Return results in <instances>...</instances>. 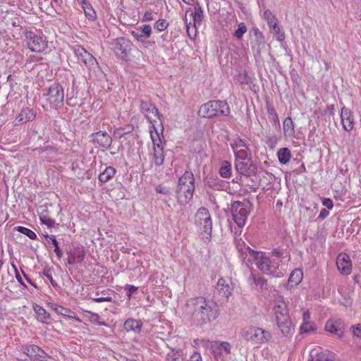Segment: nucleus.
I'll return each mask as SVG.
<instances>
[{
  "mask_svg": "<svg viewBox=\"0 0 361 361\" xmlns=\"http://www.w3.org/2000/svg\"><path fill=\"white\" fill-rule=\"evenodd\" d=\"M277 155L279 161L281 164H287L290 161L291 157L290 151L287 147L281 148L278 151Z\"/></svg>",
  "mask_w": 361,
  "mask_h": 361,
  "instance_id": "34",
  "label": "nucleus"
},
{
  "mask_svg": "<svg viewBox=\"0 0 361 361\" xmlns=\"http://www.w3.org/2000/svg\"><path fill=\"white\" fill-rule=\"evenodd\" d=\"M246 250L248 251V257L245 260V264L247 267H250V265L252 264L253 263L256 264V262L258 259V257H257V254H260V252L255 251L250 247H247Z\"/></svg>",
  "mask_w": 361,
  "mask_h": 361,
  "instance_id": "41",
  "label": "nucleus"
},
{
  "mask_svg": "<svg viewBox=\"0 0 361 361\" xmlns=\"http://www.w3.org/2000/svg\"><path fill=\"white\" fill-rule=\"evenodd\" d=\"M137 287L133 285L127 284L125 286V290L127 291V295L129 298L132 296V295L134 293H135L137 290Z\"/></svg>",
  "mask_w": 361,
  "mask_h": 361,
  "instance_id": "56",
  "label": "nucleus"
},
{
  "mask_svg": "<svg viewBox=\"0 0 361 361\" xmlns=\"http://www.w3.org/2000/svg\"><path fill=\"white\" fill-rule=\"evenodd\" d=\"M116 170L113 166H107L99 176V180L102 183H106L116 174Z\"/></svg>",
  "mask_w": 361,
  "mask_h": 361,
  "instance_id": "30",
  "label": "nucleus"
},
{
  "mask_svg": "<svg viewBox=\"0 0 361 361\" xmlns=\"http://www.w3.org/2000/svg\"><path fill=\"white\" fill-rule=\"evenodd\" d=\"M230 145L235 154V160L249 157V148L245 142L239 136L233 138Z\"/></svg>",
  "mask_w": 361,
  "mask_h": 361,
  "instance_id": "19",
  "label": "nucleus"
},
{
  "mask_svg": "<svg viewBox=\"0 0 361 361\" xmlns=\"http://www.w3.org/2000/svg\"><path fill=\"white\" fill-rule=\"evenodd\" d=\"M247 28L245 23L241 22L238 25V29L233 32V37L240 40L243 38L244 34L247 32Z\"/></svg>",
  "mask_w": 361,
  "mask_h": 361,
  "instance_id": "43",
  "label": "nucleus"
},
{
  "mask_svg": "<svg viewBox=\"0 0 361 361\" xmlns=\"http://www.w3.org/2000/svg\"><path fill=\"white\" fill-rule=\"evenodd\" d=\"M197 114L202 118H213L229 116L231 109L226 100H211L202 104Z\"/></svg>",
  "mask_w": 361,
  "mask_h": 361,
  "instance_id": "4",
  "label": "nucleus"
},
{
  "mask_svg": "<svg viewBox=\"0 0 361 361\" xmlns=\"http://www.w3.org/2000/svg\"><path fill=\"white\" fill-rule=\"evenodd\" d=\"M219 314L216 302L204 297L190 298L185 304V314L196 326L211 323L218 318Z\"/></svg>",
  "mask_w": 361,
  "mask_h": 361,
  "instance_id": "1",
  "label": "nucleus"
},
{
  "mask_svg": "<svg viewBox=\"0 0 361 361\" xmlns=\"http://www.w3.org/2000/svg\"><path fill=\"white\" fill-rule=\"evenodd\" d=\"M302 271L300 269H294L290 274L288 281V286L290 288L297 286L299 284L302 279Z\"/></svg>",
  "mask_w": 361,
  "mask_h": 361,
  "instance_id": "28",
  "label": "nucleus"
},
{
  "mask_svg": "<svg viewBox=\"0 0 361 361\" xmlns=\"http://www.w3.org/2000/svg\"><path fill=\"white\" fill-rule=\"evenodd\" d=\"M283 128L286 136L291 137L295 134L294 124L290 117L285 118Z\"/></svg>",
  "mask_w": 361,
  "mask_h": 361,
  "instance_id": "35",
  "label": "nucleus"
},
{
  "mask_svg": "<svg viewBox=\"0 0 361 361\" xmlns=\"http://www.w3.org/2000/svg\"><path fill=\"white\" fill-rule=\"evenodd\" d=\"M235 168L239 174L247 177L255 175L257 169L249 157L235 160Z\"/></svg>",
  "mask_w": 361,
  "mask_h": 361,
  "instance_id": "14",
  "label": "nucleus"
},
{
  "mask_svg": "<svg viewBox=\"0 0 361 361\" xmlns=\"http://www.w3.org/2000/svg\"><path fill=\"white\" fill-rule=\"evenodd\" d=\"M137 29L141 32L144 39L149 38L152 34V27L149 25H143Z\"/></svg>",
  "mask_w": 361,
  "mask_h": 361,
  "instance_id": "48",
  "label": "nucleus"
},
{
  "mask_svg": "<svg viewBox=\"0 0 361 361\" xmlns=\"http://www.w3.org/2000/svg\"><path fill=\"white\" fill-rule=\"evenodd\" d=\"M68 255L67 262L70 265L82 262L85 257L84 247L82 245H72L66 250Z\"/></svg>",
  "mask_w": 361,
  "mask_h": 361,
  "instance_id": "20",
  "label": "nucleus"
},
{
  "mask_svg": "<svg viewBox=\"0 0 361 361\" xmlns=\"http://www.w3.org/2000/svg\"><path fill=\"white\" fill-rule=\"evenodd\" d=\"M154 19L153 13L152 11H146L144 13L142 21H149Z\"/></svg>",
  "mask_w": 361,
  "mask_h": 361,
  "instance_id": "63",
  "label": "nucleus"
},
{
  "mask_svg": "<svg viewBox=\"0 0 361 361\" xmlns=\"http://www.w3.org/2000/svg\"><path fill=\"white\" fill-rule=\"evenodd\" d=\"M242 244L243 245V248H239V252H240V257L243 262V263H245V260L247 259L248 257V251L246 250V248L248 247L245 245L244 242H242Z\"/></svg>",
  "mask_w": 361,
  "mask_h": 361,
  "instance_id": "53",
  "label": "nucleus"
},
{
  "mask_svg": "<svg viewBox=\"0 0 361 361\" xmlns=\"http://www.w3.org/2000/svg\"><path fill=\"white\" fill-rule=\"evenodd\" d=\"M219 174L222 178H228L231 176V164L228 161H223L219 169Z\"/></svg>",
  "mask_w": 361,
  "mask_h": 361,
  "instance_id": "36",
  "label": "nucleus"
},
{
  "mask_svg": "<svg viewBox=\"0 0 361 361\" xmlns=\"http://www.w3.org/2000/svg\"><path fill=\"white\" fill-rule=\"evenodd\" d=\"M251 202L247 200L234 201L231 205V212L235 223L239 228H243L250 213Z\"/></svg>",
  "mask_w": 361,
  "mask_h": 361,
  "instance_id": "6",
  "label": "nucleus"
},
{
  "mask_svg": "<svg viewBox=\"0 0 361 361\" xmlns=\"http://www.w3.org/2000/svg\"><path fill=\"white\" fill-rule=\"evenodd\" d=\"M250 32L254 35L255 39L251 42V48L255 59L261 57L262 51L265 49L266 41L263 33L256 27H252Z\"/></svg>",
  "mask_w": 361,
  "mask_h": 361,
  "instance_id": "17",
  "label": "nucleus"
},
{
  "mask_svg": "<svg viewBox=\"0 0 361 361\" xmlns=\"http://www.w3.org/2000/svg\"><path fill=\"white\" fill-rule=\"evenodd\" d=\"M140 110L145 115V117L147 121L152 125H154L153 122L154 121L153 119L154 117L161 119V117L162 116V115L159 114L158 109L151 102L141 100L140 104ZM153 127H154V126H153ZM154 128L155 129V128Z\"/></svg>",
  "mask_w": 361,
  "mask_h": 361,
  "instance_id": "18",
  "label": "nucleus"
},
{
  "mask_svg": "<svg viewBox=\"0 0 361 361\" xmlns=\"http://www.w3.org/2000/svg\"><path fill=\"white\" fill-rule=\"evenodd\" d=\"M322 204L325 206L329 209H331L334 207V203L331 199L330 198H324L322 200Z\"/></svg>",
  "mask_w": 361,
  "mask_h": 361,
  "instance_id": "61",
  "label": "nucleus"
},
{
  "mask_svg": "<svg viewBox=\"0 0 361 361\" xmlns=\"http://www.w3.org/2000/svg\"><path fill=\"white\" fill-rule=\"evenodd\" d=\"M232 291L233 288L231 286V282L224 278H220L215 286L213 299L215 300L216 303L226 302Z\"/></svg>",
  "mask_w": 361,
  "mask_h": 361,
  "instance_id": "10",
  "label": "nucleus"
},
{
  "mask_svg": "<svg viewBox=\"0 0 361 361\" xmlns=\"http://www.w3.org/2000/svg\"><path fill=\"white\" fill-rule=\"evenodd\" d=\"M192 5L193 8L190 7L185 11V23L189 35L190 29L192 27V29L195 30V32H196L197 26L201 25L204 17V11L199 2H195Z\"/></svg>",
  "mask_w": 361,
  "mask_h": 361,
  "instance_id": "7",
  "label": "nucleus"
},
{
  "mask_svg": "<svg viewBox=\"0 0 361 361\" xmlns=\"http://www.w3.org/2000/svg\"><path fill=\"white\" fill-rule=\"evenodd\" d=\"M206 185L214 190H219L221 186V183L217 178L212 177L207 180Z\"/></svg>",
  "mask_w": 361,
  "mask_h": 361,
  "instance_id": "47",
  "label": "nucleus"
},
{
  "mask_svg": "<svg viewBox=\"0 0 361 361\" xmlns=\"http://www.w3.org/2000/svg\"><path fill=\"white\" fill-rule=\"evenodd\" d=\"M168 26H169V23H167L166 20L159 19L155 23L154 27V29L161 32V31L165 30L168 27Z\"/></svg>",
  "mask_w": 361,
  "mask_h": 361,
  "instance_id": "49",
  "label": "nucleus"
},
{
  "mask_svg": "<svg viewBox=\"0 0 361 361\" xmlns=\"http://www.w3.org/2000/svg\"><path fill=\"white\" fill-rule=\"evenodd\" d=\"M15 229L19 233L25 235L31 240H36L37 238L36 233L34 231L26 227L19 226L16 227Z\"/></svg>",
  "mask_w": 361,
  "mask_h": 361,
  "instance_id": "44",
  "label": "nucleus"
},
{
  "mask_svg": "<svg viewBox=\"0 0 361 361\" xmlns=\"http://www.w3.org/2000/svg\"><path fill=\"white\" fill-rule=\"evenodd\" d=\"M50 272H51V269L49 268H47V269L45 268L44 269L43 274L44 275V276L47 279H48L50 281L51 284H53L54 280H53L52 276Z\"/></svg>",
  "mask_w": 361,
  "mask_h": 361,
  "instance_id": "64",
  "label": "nucleus"
},
{
  "mask_svg": "<svg viewBox=\"0 0 361 361\" xmlns=\"http://www.w3.org/2000/svg\"><path fill=\"white\" fill-rule=\"evenodd\" d=\"M351 329L354 336L361 338V324L352 326Z\"/></svg>",
  "mask_w": 361,
  "mask_h": 361,
  "instance_id": "55",
  "label": "nucleus"
},
{
  "mask_svg": "<svg viewBox=\"0 0 361 361\" xmlns=\"http://www.w3.org/2000/svg\"><path fill=\"white\" fill-rule=\"evenodd\" d=\"M45 238L48 243H51L53 247H54V252L59 259L63 257V252L59 246V242L57 241L56 236L54 235H46Z\"/></svg>",
  "mask_w": 361,
  "mask_h": 361,
  "instance_id": "37",
  "label": "nucleus"
},
{
  "mask_svg": "<svg viewBox=\"0 0 361 361\" xmlns=\"http://www.w3.org/2000/svg\"><path fill=\"white\" fill-rule=\"evenodd\" d=\"M316 329V325L313 322H303L300 326V331L301 334H303L314 331Z\"/></svg>",
  "mask_w": 361,
  "mask_h": 361,
  "instance_id": "46",
  "label": "nucleus"
},
{
  "mask_svg": "<svg viewBox=\"0 0 361 361\" xmlns=\"http://www.w3.org/2000/svg\"><path fill=\"white\" fill-rule=\"evenodd\" d=\"M271 253L277 258H281L283 256V252L279 248H274L271 250Z\"/></svg>",
  "mask_w": 361,
  "mask_h": 361,
  "instance_id": "62",
  "label": "nucleus"
},
{
  "mask_svg": "<svg viewBox=\"0 0 361 361\" xmlns=\"http://www.w3.org/2000/svg\"><path fill=\"white\" fill-rule=\"evenodd\" d=\"M21 351L25 354L31 361H47V358H51V356L49 355L40 347L34 344L23 345Z\"/></svg>",
  "mask_w": 361,
  "mask_h": 361,
  "instance_id": "15",
  "label": "nucleus"
},
{
  "mask_svg": "<svg viewBox=\"0 0 361 361\" xmlns=\"http://www.w3.org/2000/svg\"><path fill=\"white\" fill-rule=\"evenodd\" d=\"M325 356L326 355L322 353H319L317 352L314 353L313 352H311L310 358L312 360V361H324Z\"/></svg>",
  "mask_w": 361,
  "mask_h": 361,
  "instance_id": "54",
  "label": "nucleus"
},
{
  "mask_svg": "<svg viewBox=\"0 0 361 361\" xmlns=\"http://www.w3.org/2000/svg\"><path fill=\"white\" fill-rule=\"evenodd\" d=\"M130 35L137 41L143 42L145 40L141 32L137 28L135 30L130 31Z\"/></svg>",
  "mask_w": 361,
  "mask_h": 361,
  "instance_id": "57",
  "label": "nucleus"
},
{
  "mask_svg": "<svg viewBox=\"0 0 361 361\" xmlns=\"http://www.w3.org/2000/svg\"><path fill=\"white\" fill-rule=\"evenodd\" d=\"M250 279L252 280L256 287H259L260 289L267 288V280L259 274L252 271Z\"/></svg>",
  "mask_w": 361,
  "mask_h": 361,
  "instance_id": "32",
  "label": "nucleus"
},
{
  "mask_svg": "<svg viewBox=\"0 0 361 361\" xmlns=\"http://www.w3.org/2000/svg\"><path fill=\"white\" fill-rule=\"evenodd\" d=\"M267 113L269 114V118L271 121L273 125L276 128L280 129V121L278 116V114L276 113V111L269 106H267Z\"/></svg>",
  "mask_w": 361,
  "mask_h": 361,
  "instance_id": "40",
  "label": "nucleus"
},
{
  "mask_svg": "<svg viewBox=\"0 0 361 361\" xmlns=\"http://www.w3.org/2000/svg\"><path fill=\"white\" fill-rule=\"evenodd\" d=\"M341 118L344 130L350 132L354 127V117L352 111L345 106H343L341 109Z\"/></svg>",
  "mask_w": 361,
  "mask_h": 361,
  "instance_id": "25",
  "label": "nucleus"
},
{
  "mask_svg": "<svg viewBox=\"0 0 361 361\" xmlns=\"http://www.w3.org/2000/svg\"><path fill=\"white\" fill-rule=\"evenodd\" d=\"M104 296H101L98 298H92V300L96 302H111L112 300V298L109 295H106L104 294Z\"/></svg>",
  "mask_w": 361,
  "mask_h": 361,
  "instance_id": "58",
  "label": "nucleus"
},
{
  "mask_svg": "<svg viewBox=\"0 0 361 361\" xmlns=\"http://www.w3.org/2000/svg\"><path fill=\"white\" fill-rule=\"evenodd\" d=\"M210 350L214 357L216 359L222 357L223 353L228 355L231 352V345L226 341H214L211 343Z\"/></svg>",
  "mask_w": 361,
  "mask_h": 361,
  "instance_id": "22",
  "label": "nucleus"
},
{
  "mask_svg": "<svg viewBox=\"0 0 361 361\" xmlns=\"http://www.w3.org/2000/svg\"><path fill=\"white\" fill-rule=\"evenodd\" d=\"M133 129H134V128L133 126H128L125 128H117L116 130H114V135L116 137L121 139L125 135L131 133L133 130Z\"/></svg>",
  "mask_w": 361,
  "mask_h": 361,
  "instance_id": "45",
  "label": "nucleus"
},
{
  "mask_svg": "<svg viewBox=\"0 0 361 361\" xmlns=\"http://www.w3.org/2000/svg\"><path fill=\"white\" fill-rule=\"evenodd\" d=\"M195 178L191 171H186L178 179L176 189L177 202L180 204H186L192 200L195 191Z\"/></svg>",
  "mask_w": 361,
  "mask_h": 361,
  "instance_id": "3",
  "label": "nucleus"
},
{
  "mask_svg": "<svg viewBox=\"0 0 361 361\" xmlns=\"http://www.w3.org/2000/svg\"><path fill=\"white\" fill-rule=\"evenodd\" d=\"M154 160L156 166H161L163 164L164 161V155L163 149H157L154 147Z\"/></svg>",
  "mask_w": 361,
  "mask_h": 361,
  "instance_id": "42",
  "label": "nucleus"
},
{
  "mask_svg": "<svg viewBox=\"0 0 361 361\" xmlns=\"http://www.w3.org/2000/svg\"><path fill=\"white\" fill-rule=\"evenodd\" d=\"M257 257L258 259L255 264L262 271L277 278L283 276V271L279 268V263L271 262L269 257L265 256L264 252H260V254H257Z\"/></svg>",
  "mask_w": 361,
  "mask_h": 361,
  "instance_id": "8",
  "label": "nucleus"
},
{
  "mask_svg": "<svg viewBox=\"0 0 361 361\" xmlns=\"http://www.w3.org/2000/svg\"><path fill=\"white\" fill-rule=\"evenodd\" d=\"M25 37L29 49L33 52H42L47 47L46 37L38 35L34 32H27Z\"/></svg>",
  "mask_w": 361,
  "mask_h": 361,
  "instance_id": "13",
  "label": "nucleus"
},
{
  "mask_svg": "<svg viewBox=\"0 0 361 361\" xmlns=\"http://www.w3.org/2000/svg\"><path fill=\"white\" fill-rule=\"evenodd\" d=\"M325 329L338 337H342L345 331L344 322L341 319H330L326 323Z\"/></svg>",
  "mask_w": 361,
  "mask_h": 361,
  "instance_id": "21",
  "label": "nucleus"
},
{
  "mask_svg": "<svg viewBox=\"0 0 361 361\" xmlns=\"http://www.w3.org/2000/svg\"><path fill=\"white\" fill-rule=\"evenodd\" d=\"M275 321L277 326L284 336H292L295 331V326L290 317L287 305L282 298H277L273 307Z\"/></svg>",
  "mask_w": 361,
  "mask_h": 361,
  "instance_id": "2",
  "label": "nucleus"
},
{
  "mask_svg": "<svg viewBox=\"0 0 361 361\" xmlns=\"http://www.w3.org/2000/svg\"><path fill=\"white\" fill-rule=\"evenodd\" d=\"M143 323L141 320L129 318L124 323V328L127 331H133L135 333H140L142 330Z\"/></svg>",
  "mask_w": 361,
  "mask_h": 361,
  "instance_id": "27",
  "label": "nucleus"
},
{
  "mask_svg": "<svg viewBox=\"0 0 361 361\" xmlns=\"http://www.w3.org/2000/svg\"><path fill=\"white\" fill-rule=\"evenodd\" d=\"M47 101L51 107L56 108L59 105H63L64 100V91L61 85L59 82H54L47 90Z\"/></svg>",
  "mask_w": 361,
  "mask_h": 361,
  "instance_id": "11",
  "label": "nucleus"
},
{
  "mask_svg": "<svg viewBox=\"0 0 361 361\" xmlns=\"http://www.w3.org/2000/svg\"><path fill=\"white\" fill-rule=\"evenodd\" d=\"M155 191L157 193H160V194L165 195L166 197L168 198L167 200L165 199L163 200L164 202L166 203L167 201H169L171 200L172 192H171V188L169 187L165 186L162 184H159L156 186Z\"/></svg>",
  "mask_w": 361,
  "mask_h": 361,
  "instance_id": "39",
  "label": "nucleus"
},
{
  "mask_svg": "<svg viewBox=\"0 0 361 361\" xmlns=\"http://www.w3.org/2000/svg\"><path fill=\"white\" fill-rule=\"evenodd\" d=\"M12 267H13L14 270H15V272H16V278L18 281V282L24 288H27V286L25 285V283L23 282V281L22 280L18 270H17V267H16L15 264H12Z\"/></svg>",
  "mask_w": 361,
  "mask_h": 361,
  "instance_id": "60",
  "label": "nucleus"
},
{
  "mask_svg": "<svg viewBox=\"0 0 361 361\" xmlns=\"http://www.w3.org/2000/svg\"><path fill=\"white\" fill-rule=\"evenodd\" d=\"M133 45V43L128 39L118 37L112 40L111 49L118 58L123 61H128Z\"/></svg>",
  "mask_w": 361,
  "mask_h": 361,
  "instance_id": "9",
  "label": "nucleus"
},
{
  "mask_svg": "<svg viewBox=\"0 0 361 361\" xmlns=\"http://www.w3.org/2000/svg\"><path fill=\"white\" fill-rule=\"evenodd\" d=\"M36 117V112L28 107L23 108L16 118V121L20 123H25L33 121Z\"/></svg>",
  "mask_w": 361,
  "mask_h": 361,
  "instance_id": "26",
  "label": "nucleus"
},
{
  "mask_svg": "<svg viewBox=\"0 0 361 361\" xmlns=\"http://www.w3.org/2000/svg\"><path fill=\"white\" fill-rule=\"evenodd\" d=\"M195 216L199 224L202 226L203 236L207 239L210 238L212 231V221L209 210L202 207L198 209Z\"/></svg>",
  "mask_w": 361,
  "mask_h": 361,
  "instance_id": "12",
  "label": "nucleus"
},
{
  "mask_svg": "<svg viewBox=\"0 0 361 361\" xmlns=\"http://www.w3.org/2000/svg\"><path fill=\"white\" fill-rule=\"evenodd\" d=\"M33 309L39 317V320L43 323L48 324V320L50 319L49 314L42 306L35 304Z\"/></svg>",
  "mask_w": 361,
  "mask_h": 361,
  "instance_id": "31",
  "label": "nucleus"
},
{
  "mask_svg": "<svg viewBox=\"0 0 361 361\" xmlns=\"http://www.w3.org/2000/svg\"><path fill=\"white\" fill-rule=\"evenodd\" d=\"M82 9L84 11L86 18L92 21H94L97 18V14L92 6L82 0L81 2Z\"/></svg>",
  "mask_w": 361,
  "mask_h": 361,
  "instance_id": "33",
  "label": "nucleus"
},
{
  "mask_svg": "<svg viewBox=\"0 0 361 361\" xmlns=\"http://www.w3.org/2000/svg\"><path fill=\"white\" fill-rule=\"evenodd\" d=\"M94 142H97L100 147L109 149L112 144L111 137L106 131H98L91 134Z\"/></svg>",
  "mask_w": 361,
  "mask_h": 361,
  "instance_id": "23",
  "label": "nucleus"
},
{
  "mask_svg": "<svg viewBox=\"0 0 361 361\" xmlns=\"http://www.w3.org/2000/svg\"><path fill=\"white\" fill-rule=\"evenodd\" d=\"M156 136H157V137H155L153 135L152 132L151 131V137H152V140L153 142L154 148L156 147L157 149H164V147L161 145V140L159 137L158 133H157Z\"/></svg>",
  "mask_w": 361,
  "mask_h": 361,
  "instance_id": "52",
  "label": "nucleus"
},
{
  "mask_svg": "<svg viewBox=\"0 0 361 361\" xmlns=\"http://www.w3.org/2000/svg\"><path fill=\"white\" fill-rule=\"evenodd\" d=\"M240 336L253 344H262L269 342L272 336L270 332L255 326H245L241 329Z\"/></svg>",
  "mask_w": 361,
  "mask_h": 361,
  "instance_id": "5",
  "label": "nucleus"
},
{
  "mask_svg": "<svg viewBox=\"0 0 361 361\" xmlns=\"http://www.w3.org/2000/svg\"><path fill=\"white\" fill-rule=\"evenodd\" d=\"M52 308L59 314L73 318L76 321L80 322V319L76 317L75 314L69 308L63 307L58 305H54V306H52Z\"/></svg>",
  "mask_w": 361,
  "mask_h": 361,
  "instance_id": "29",
  "label": "nucleus"
},
{
  "mask_svg": "<svg viewBox=\"0 0 361 361\" xmlns=\"http://www.w3.org/2000/svg\"><path fill=\"white\" fill-rule=\"evenodd\" d=\"M73 52L78 59L83 63V64L89 69H94L98 66V62L96 59L82 46L75 45L73 47Z\"/></svg>",
  "mask_w": 361,
  "mask_h": 361,
  "instance_id": "16",
  "label": "nucleus"
},
{
  "mask_svg": "<svg viewBox=\"0 0 361 361\" xmlns=\"http://www.w3.org/2000/svg\"><path fill=\"white\" fill-rule=\"evenodd\" d=\"M180 357V353L178 350H171L166 355V361H179Z\"/></svg>",
  "mask_w": 361,
  "mask_h": 361,
  "instance_id": "51",
  "label": "nucleus"
},
{
  "mask_svg": "<svg viewBox=\"0 0 361 361\" xmlns=\"http://www.w3.org/2000/svg\"><path fill=\"white\" fill-rule=\"evenodd\" d=\"M264 18L267 21L269 26H271L274 23H276L275 16L269 10L264 11Z\"/></svg>",
  "mask_w": 361,
  "mask_h": 361,
  "instance_id": "50",
  "label": "nucleus"
},
{
  "mask_svg": "<svg viewBox=\"0 0 361 361\" xmlns=\"http://www.w3.org/2000/svg\"><path fill=\"white\" fill-rule=\"evenodd\" d=\"M84 316L89 319V321L94 324L99 326H107L105 322H100V317L98 314L92 312L90 311H85Z\"/></svg>",
  "mask_w": 361,
  "mask_h": 361,
  "instance_id": "38",
  "label": "nucleus"
},
{
  "mask_svg": "<svg viewBox=\"0 0 361 361\" xmlns=\"http://www.w3.org/2000/svg\"><path fill=\"white\" fill-rule=\"evenodd\" d=\"M43 224L47 225L49 228H53L55 225V221L49 218H40Z\"/></svg>",
  "mask_w": 361,
  "mask_h": 361,
  "instance_id": "59",
  "label": "nucleus"
},
{
  "mask_svg": "<svg viewBox=\"0 0 361 361\" xmlns=\"http://www.w3.org/2000/svg\"><path fill=\"white\" fill-rule=\"evenodd\" d=\"M336 265L342 274L348 275L351 271V261L350 257L345 253H341L338 256Z\"/></svg>",
  "mask_w": 361,
  "mask_h": 361,
  "instance_id": "24",
  "label": "nucleus"
}]
</instances>
